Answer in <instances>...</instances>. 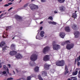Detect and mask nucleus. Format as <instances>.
<instances>
[{
  "mask_svg": "<svg viewBox=\"0 0 80 80\" xmlns=\"http://www.w3.org/2000/svg\"><path fill=\"white\" fill-rule=\"evenodd\" d=\"M68 80H71V79L68 78Z\"/></svg>",
  "mask_w": 80,
  "mask_h": 80,
  "instance_id": "60",
  "label": "nucleus"
},
{
  "mask_svg": "<svg viewBox=\"0 0 80 80\" xmlns=\"http://www.w3.org/2000/svg\"><path fill=\"white\" fill-rule=\"evenodd\" d=\"M29 7L32 10H35L38 9V6H37L33 4H30L29 5Z\"/></svg>",
  "mask_w": 80,
  "mask_h": 80,
  "instance_id": "3",
  "label": "nucleus"
},
{
  "mask_svg": "<svg viewBox=\"0 0 80 80\" xmlns=\"http://www.w3.org/2000/svg\"><path fill=\"white\" fill-rule=\"evenodd\" d=\"M42 75L43 77L47 76V72L46 71H44L42 72Z\"/></svg>",
  "mask_w": 80,
  "mask_h": 80,
  "instance_id": "12",
  "label": "nucleus"
},
{
  "mask_svg": "<svg viewBox=\"0 0 80 80\" xmlns=\"http://www.w3.org/2000/svg\"><path fill=\"white\" fill-rule=\"evenodd\" d=\"M72 16L73 17H73V18H77V14L76 13H74L72 14Z\"/></svg>",
  "mask_w": 80,
  "mask_h": 80,
  "instance_id": "29",
  "label": "nucleus"
},
{
  "mask_svg": "<svg viewBox=\"0 0 80 80\" xmlns=\"http://www.w3.org/2000/svg\"><path fill=\"white\" fill-rule=\"evenodd\" d=\"M0 2H2V0H0Z\"/></svg>",
  "mask_w": 80,
  "mask_h": 80,
  "instance_id": "63",
  "label": "nucleus"
},
{
  "mask_svg": "<svg viewBox=\"0 0 80 80\" xmlns=\"http://www.w3.org/2000/svg\"><path fill=\"white\" fill-rule=\"evenodd\" d=\"M65 70H66L64 73L65 75H66L67 73H68L69 72L68 71V68H67V66L65 65Z\"/></svg>",
  "mask_w": 80,
  "mask_h": 80,
  "instance_id": "15",
  "label": "nucleus"
},
{
  "mask_svg": "<svg viewBox=\"0 0 80 80\" xmlns=\"http://www.w3.org/2000/svg\"><path fill=\"white\" fill-rule=\"evenodd\" d=\"M55 43H57V42L55 41H54L52 42V45L53 46V45H57V44H55Z\"/></svg>",
  "mask_w": 80,
  "mask_h": 80,
  "instance_id": "32",
  "label": "nucleus"
},
{
  "mask_svg": "<svg viewBox=\"0 0 80 80\" xmlns=\"http://www.w3.org/2000/svg\"><path fill=\"white\" fill-rule=\"evenodd\" d=\"M13 78L12 77H10L9 78H8L7 79V80H13Z\"/></svg>",
  "mask_w": 80,
  "mask_h": 80,
  "instance_id": "36",
  "label": "nucleus"
},
{
  "mask_svg": "<svg viewBox=\"0 0 80 80\" xmlns=\"http://www.w3.org/2000/svg\"><path fill=\"white\" fill-rule=\"evenodd\" d=\"M15 57L18 59H21V58H23V56L20 53H18L15 55Z\"/></svg>",
  "mask_w": 80,
  "mask_h": 80,
  "instance_id": "8",
  "label": "nucleus"
},
{
  "mask_svg": "<svg viewBox=\"0 0 80 80\" xmlns=\"http://www.w3.org/2000/svg\"><path fill=\"white\" fill-rule=\"evenodd\" d=\"M58 1L60 3H63L65 2V0H58Z\"/></svg>",
  "mask_w": 80,
  "mask_h": 80,
  "instance_id": "31",
  "label": "nucleus"
},
{
  "mask_svg": "<svg viewBox=\"0 0 80 80\" xmlns=\"http://www.w3.org/2000/svg\"><path fill=\"white\" fill-rule=\"evenodd\" d=\"M54 13H57V11H54Z\"/></svg>",
  "mask_w": 80,
  "mask_h": 80,
  "instance_id": "51",
  "label": "nucleus"
},
{
  "mask_svg": "<svg viewBox=\"0 0 80 80\" xmlns=\"http://www.w3.org/2000/svg\"><path fill=\"white\" fill-rule=\"evenodd\" d=\"M2 73L3 74H6V73H7V72H6V71H3L2 72Z\"/></svg>",
  "mask_w": 80,
  "mask_h": 80,
  "instance_id": "40",
  "label": "nucleus"
},
{
  "mask_svg": "<svg viewBox=\"0 0 80 80\" xmlns=\"http://www.w3.org/2000/svg\"><path fill=\"white\" fill-rule=\"evenodd\" d=\"M12 8H13V7H11L8 9V11H10V10H12Z\"/></svg>",
  "mask_w": 80,
  "mask_h": 80,
  "instance_id": "44",
  "label": "nucleus"
},
{
  "mask_svg": "<svg viewBox=\"0 0 80 80\" xmlns=\"http://www.w3.org/2000/svg\"><path fill=\"white\" fill-rule=\"evenodd\" d=\"M65 35V33L64 32H61L60 33V36L61 37V38H64Z\"/></svg>",
  "mask_w": 80,
  "mask_h": 80,
  "instance_id": "17",
  "label": "nucleus"
},
{
  "mask_svg": "<svg viewBox=\"0 0 80 80\" xmlns=\"http://www.w3.org/2000/svg\"><path fill=\"white\" fill-rule=\"evenodd\" d=\"M3 68L5 69H6V66H5V65H4L3 66Z\"/></svg>",
  "mask_w": 80,
  "mask_h": 80,
  "instance_id": "43",
  "label": "nucleus"
},
{
  "mask_svg": "<svg viewBox=\"0 0 80 80\" xmlns=\"http://www.w3.org/2000/svg\"><path fill=\"white\" fill-rule=\"evenodd\" d=\"M74 35H75V38H78L79 37L80 35V32L78 31H75L74 32Z\"/></svg>",
  "mask_w": 80,
  "mask_h": 80,
  "instance_id": "9",
  "label": "nucleus"
},
{
  "mask_svg": "<svg viewBox=\"0 0 80 80\" xmlns=\"http://www.w3.org/2000/svg\"><path fill=\"white\" fill-rule=\"evenodd\" d=\"M43 23V21H41L40 22V24H42V23Z\"/></svg>",
  "mask_w": 80,
  "mask_h": 80,
  "instance_id": "56",
  "label": "nucleus"
},
{
  "mask_svg": "<svg viewBox=\"0 0 80 80\" xmlns=\"http://www.w3.org/2000/svg\"><path fill=\"white\" fill-rule=\"evenodd\" d=\"M7 72L8 73H9V71L8 70V68H7Z\"/></svg>",
  "mask_w": 80,
  "mask_h": 80,
  "instance_id": "41",
  "label": "nucleus"
},
{
  "mask_svg": "<svg viewBox=\"0 0 80 80\" xmlns=\"http://www.w3.org/2000/svg\"><path fill=\"white\" fill-rule=\"evenodd\" d=\"M44 33H45L44 31H41L40 34V35L41 37H43L44 36V35H43Z\"/></svg>",
  "mask_w": 80,
  "mask_h": 80,
  "instance_id": "23",
  "label": "nucleus"
},
{
  "mask_svg": "<svg viewBox=\"0 0 80 80\" xmlns=\"http://www.w3.org/2000/svg\"><path fill=\"white\" fill-rule=\"evenodd\" d=\"M38 78L39 79V80H43V79L42 78L41 75H38Z\"/></svg>",
  "mask_w": 80,
  "mask_h": 80,
  "instance_id": "26",
  "label": "nucleus"
},
{
  "mask_svg": "<svg viewBox=\"0 0 80 80\" xmlns=\"http://www.w3.org/2000/svg\"><path fill=\"white\" fill-rule=\"evenodd\" d=\"M28 4H29L28 3H27L26 4L24 5V8H26V7H27V6H28Z\"/></svg>",
  "mask_w": 80,
  "mask_h": 80,
  "instance_id": "34",
  "label": "nucleus"
},
{
  "mask_svg": "<svg viewBox=\"0 0 80 80\" xmlns=\"http://www.w3.org/2000/svg\"><path fill=\"white\" fill-rule=\"evenodd\" d=\"M50 60V57L48 55H45L43 58V60L45 62L48 61Z\"/></svg>",
  "mask_w": 80,
  "mask_h": 80,
  "instance_id": "7",
  "label": "nucleus"
},
{
  "mask_svg": "<svg viewBox=\"0 0 80 80\" xmlns=\"http://www.w3.org/2000/svg\"><path fill=\"white\" fill-rule=\"evenodd\" d=\"M34 1V0H31V2H33Z\"/></svg>",
  "mask_w": 80,
  "mask_h": 80,
  "instance_id": "62",
  "label": "nucleus"
},
{
  "mask_svg": "<svg viewBox=\"0 0 80 80\" xmlns=\"http://www.w3.org/2000/svg\"><path fill=\"white\" fill-rule=\"evenodd\" d=\"M50 65H48L47 64H45L44 65V68L45 69V70H49V67Z\"/></svg>",
  "mask_w": 80,
  "mask_h": 80,
  "instance_id": "18",
  "label": "nucleus"
},
{
  "mask_svg": "<svg viewBox=\"0 0 80 80\" xmlns=\"http://www.w3.org/2000/svg\"><path fill=\"white\" fill-rule=\"evenodd\" d=\"M8 35V33L5 32H4L3 33V38H6L7 37Z\"/></svg>",
  "mask_w": 80,
  "mask_h": 80,
  "instance_id": "19",
  "label": "nucleus"
},
{
  "mask_svg": "<svg viewBox=\"0 0 80 80\" xmlns=\"http://www.w3.org/2000/svg\"><path fill=\"white\" fill-rule=\"evenodd\" d=\"M16 71L17 72V73H18V70L16 69Z\"/></svg>",
  "mask_w": 80,
  "mask_h": 80,
  "instance_id": "55",
  "label": "nucleus"
},
{
  "mask_svg": "<svg viewBox=\"0 0 80 80\" xmlns=\"http://www.w3.org/2000/svg\"><path fill=\"white\" fill-rule=\"evenodd\" d=\"M78 58L79 60H80V56H79V57H78Z\"/></svg>",
  "mask_w": 80,
  "mask_h": 80,
  "instance_id": "54",
  "label": "nucleus"
},
{
  "mask_svg": "<svg viewBox=\"0 0 80 80\" xmlns=\"http://www.w3.org/2000/svg\"><path fill=\"white\" fill-rule=\"evenodd\" d=\"M38 56L36 54H33L30 57V59L32 61L30 62L29 65L31 67H35L36 66V64L35 63V61L37 60Z\"/></svg>",
  "mask_w": 80,
  "mask_h": 80,
  "instance_id": "1",
  "label": "nucleus"
},
{
  "mask_svg": "<svg viewBox=\"0 0 80 80\" xmlns=\"http://www.w3.org/2000/svg\"><path fill=\"white\" fill-rule=\"evenodd\" d=\"M48 19H50L51 20H53V18L52 16H50L48 18Z\"/></svg>",
  "mask_w": 80,
  "mask_h": 80,
  "instance_id": "35",
  "label": "nucleus"
},
{
  "mask_svg": "<svg viewBox=\"0 0 80 80\" xmlns=\"http://www.w3.org/2000/svg\"><path fill=\"white\" fill-rule=\"evenodd\" d=\"M14 38H15V37H13V38H12V40H13V39H14Z\"/></svg>",
  "mask_w": 80,
  "mask_h": 80,
  "instance_id": "61",
  "label": "nucleus"
},
{
  "mask_svg": "<svg viewBox=\"0 0 80 80\" xmlns=\"http://www.w3.org/2000/svg\"><path fill=\"white\" fill-rule=\"evenodd\" d=\"M78 74H80V71H79Z\"/></svg>",
  "mask_w": 80,
  "mask_h": 80,
  "instance_id": "59",
  "label": "nucleus"
},
{
  "mask_svg": "<svg viewBox=\"0 0 80 80\" xmlns=\"http://www.w3.org/2000/svg\"><path fill=\"white\" fill-rule=\"evenodd\" d=\"M32 77H31V76L28 77L27 78V80H30Z\"/></svg>",
  "mask_w": 80,
  "mask_h": 80,
  "instance_id": "33",
  "label": "nucleus"
},
{
  "mask_svg": "<svg viewBox=\"0 0 80 80\" xmlns=\"http://www.w3.org/2000/svg\"><path fill=\"white\" fill-rule=\"evenodd\" d=\"M42 28H43V27H40V30H42Z\"/></svg>",
  "mask_w": 80,
  "mask_h": 80,
  "instance_id": "49",
  "label": "nucleus"
},
{
  "mask_svg": "<svg viewBox=\"0 0 80 80\" xmlns=\"http://www.w3.org/2000/svg\"><path fill=\"white\" fill-rule=\"evenodd\" d=\"M60 48V46L58 44H55L53 45V46H52V48L54 50H58V49Z\"/></svg>",
  "mask_w": 80,
  "mask_h": 80,
  "instance_id": "6",
  "label": "nucleus"
},
{
  "mask_svg": "<svg viewBox=\"0 0 80 80\" xmlns=\"http://www.w3.org/2000/svg\"><path fill=\"white\" fill-rule=\"evenodd\" d=\"M78 73V71H76L75 72H72V75H76Z\"/></svg>",
  "mask_w": 80,
  "mask_h": 80,
  "instance_id": "28",
  "label": "nucleus"
},
{
  "mask_svg": "<svg viewBox=\"0 0 80 80\" xmlns=\"http://www.w3.org/2000/svg\"><path fill=\"white\" fill-rule=\"evenodd\" d=\"M5 44V42L3 41H2L0 43V47H2Z\"/></svg>",
  "mask_w": 80,
  "mask_h": 80,
  "instance_id": "20",
  "label": "nucleus"
},
{
  "mask_svg": "<svg viewBox=\"0 0 80 80\" xmlns=\"http://www.w3.org/2000/svg\"><path fill=\"white\" fill-rule=\"evenodd\" d=\"M8 4H5L4 6V7H8Z\"/></svg>",
  "mask_w": 80,
  "mask_h": 80,
  "instance_id": "38",
  "label": "nucleus"
},
{
  "mask_svg": "<svg viewBox=\"0 0 80 80\" xmlns=\"http://www.w3.org/2000/svg\"><path fill=\"white\" fill-rule=\"evenodd\" d=\"M2 67V65H1V63H0V68H1Z\"/></svg>",
  "mask_w": 80,
  "mask_h": 80,
  "instance_id": "50",
  "label": "nucleus"
},
{
  "mask_svg": "<svg viewBox=\"0 0 80 80\" xmlns=\"http://www.w3.org/2000/svg\"><path fill=\"white\" fill-rule=\"evenodd\" d=\"M15 45L13 44H12L11 46V50H15Z\"/></svg>",
  "mask_w": 80,
  "mask_h": 80,
  "instance_id": "22",
  "label": "nucleus"
},
{
  "mask_svg": "<svg viewBox=\"0 0 80 80\" xmlns=\"http://www.w3.org/2000/svg\"><path fill=\"white\" fill-rule=\"evenodd\" d=\"M22 9H23V8H19L18 10H22Z\"/></svg>",
  "mask_w": 80,
  "mask_h": 80,
  "instance_id": "53",
  "label": "nucleus"
},
{
  "mask_svg": "<svg viewBox=\"0 0 80 80\" xmlns=\"http://www.w3.org/2000/svg\"><path fill=\"white\" fill-rule=\"evenodd\" d=\"M36 39H38V38H37V36H36Z\"/></svg>",
  "mask_w": 80,
  "mask_h": 80,
  "instance_id": "57",
  "label": "nucleus"
},
{
  "mask_svg": "<svg viewBox=\"0 0 80 80\" xmlns=\"http://www.w3.org/2000/svg\"><path fill=\"white\" fill-rule=\"evenodd\" d=\"M80 60V59H78V58H77V62H78V61H79Z\"/></svg>",
  "mask_w": 80,
  "mask_h": 80,
  "instance_id": "47",
  "label": "nucleus"
},
{
  "mask_svg": "<svg viewBox=\"0 0 80 80\" xmlns=\"http://www.w3.org/2000/svg\"><path fill=\"white\" fill-rule=\"evenodd\" d=\"M14 17L17 20H21L22 19V18L18 15H15Z\"/></svg>",
  "mask_w": 80,
  "mask_h": 80,
  "instance_id": "16",
  "label": "nucleus"
},
{
  "mask_svg": "<svg viewBox=\"0 0 80 80\" xmlns=\"http://www.w3.org/2000/svg\"><path fill=\"white\" fill-rule=\"evenodd\" d=\"M59 9L62 12H65V8L63 6H62L61 7H59Z\"/></svg>",
  "mask_w": 80,
  "mask_h": 80,
  "instance_id": "13",
  "label": "nucleus"
},
{
  "mask_svg": "<svg viewBox=\"0 0 80 80\" xmlns=\"http://www.w3.org/2000/svg\"><path fill=\"white\" fill-rule=\"evenodd\" d=\"M15 0H11V2H13V1H14Z\"/></svg>",
  "mask_w": 80,
  "mask_h": 80,
  "instance_id": "58",
  "label": "nucleus"
},
{
  "mask_svg": "<svg viewBox=\"0 0 80 80\" xmlns=\"http://www.w3.org/2000/svg\"><path fill=\"white\" fill-rule=\"evenodd\" d=\"M70 43V41H69V40L66 41L62 42L61 43V45H62V46H63L65 44H69Z\"/></svg>",
  "mask_w": 80,
  "mask_h": 80,
  "instance_id": "10",
  "label": "nucleus"
},
{
  "mask_svg": "<svg viewBox=\"0 0 80 80\" xmlns=\"http://www.w3.org/2000/svg\"><path fill=\"white\" fill-rule=\"evenodd\" d=\"M80 62H78L77 63V65L78 66H80Z\"/></svg>",
  "mask_w": 80,
  "mask_h": 80,
  "instance_id": "42",
  "label": "nucleus"
},
{
  "mask_svg": "<svg viewBox=\"0 0 80 80\" xmlns=\"http://www.w3.org/2000/svg\"><path fill=\"white\" fill-rule=\"evenodd\" d=\"M64 30L67 32H70V28L68 27H65Z\"/></svg>",
  "mask_w": 80,
  "mask_h": 80,
  "instance_id": "14",
  "label": "nucleus"
},
{
  "mask_svg": "<svg viewBox=\"0 0 80 80\" xmlns=\"http://www.w3.org/2000/svg\"><path fill=\"white\" fill-rule=\"evenodd\" d=\"M72 28L73 30H76V28H77V26L76 25L74 24L72 26Z\"/></svg>",
  "mask_w": 80,
  "mask_h": 80,
  "instance_id": "27",
  "label": "nucleus"
},
{
  "mask_svg": "<svg viewBox=\"0 0 80 80\" xmlns=\"http://www.w3.org/2000/svg\"><path fill=\"white\" fill-rule=\"evenodd\" d=\"M77 58L75 59V61L76 63L77 62Z\"/></svg>",
  "mask_w": 80,
  "mask_h": 80,
  "instance_id": "52",
  "label": "nucleus"
},
{
  "mask_svg": "<svg viewBox=\"0 0 80 80\" xmlns=\"http://www.w3.org/2000/svg\"><path fill=\"white\" fill-rule=\"evenodd\" d=\"M78 77L80 78V74H78Z\"/></svg>",
  "mask_w": 80,
  "mask_h": 80,
  "instance_id": "48",
  "label": "nucleus"
},
{
  "mask_svg": "<svg viewBox=\"0 0 80 80\" xmlns=\"http://www.w3.org/2000/svg\"><path fill=\"white\" fill-rule=\"evenodd\" d=\"M49 50H50V47L46 46L42 50V53H43L44 54H46L47 52H48V51Z\"/></svg>",
  "mask_w": 80,
  "mask_h": 80,
  "instance_id": "5",
  "label": "nucleus"
},
{
  "mask_svg": "<svg viewBox=\"0 0 80 80\" xmlns=\"http://www.w3.org/2000/svg\"><path fill=\"white\" fill-rule=\"evenodd\" d=\"M73 47H74V44L73 43L68 44L66 46V48L67 50H70L71 48H73Z\"/></svg>",
  "mask_w": 80,
  "mask_h": 80,
  "instance_id": "4",
  "label": "nucleus"
},
{
  "mask_svg": "<svg viewBox=\"0 0 80 80\" xmlns=\"http://www.w3.org/2000/svg\"><path fill=\"white\" fill-rule=\"evenodd\" d=\"M56 64L57 66L63 67V66H64V65H65V61L63 60H62L60 61L56 62Z\"/></svg>",
  "mask_w": 80,
  "mask_h": 80,
  "instance_id": "2",
  "label": "nucleus"
},
{
  "mask_svg": "<svg viewBox=\"0 0 80 80\" xmlns=\"http://www.w3.org/2000/svg\"><path fill=\"white\" fill-rule=\"evenodd\" d=\"M34 70L36 72H38V70H39V68L38 67H36L34 68Z\"/></svg>",
  "mask_w": 80,
  "mask_h": 80,
  "instance_id": "24",
  "label": "nucleus"
},
{
  "mask_svg": "<svg viewBox=\"0 0 80 80\" xmlns=\"http://www.w3.org/2000/svg\"><path fill=\"white\" fill-rule=\"evenodd\" d=\"M12 2H9V3H8V6H9V5H12Z\"/></svg>",
  "mask_w": 80,
  "mask_h": 80,
  "instance_id": "37",
  "label": "nucleus"
},
{
  "mask_svg": "<svg viewBox=\"0 0 80 80\" xmlns=\"http://www.w3.org/2000/svg\"><path fill=\"white\" fill-rule=\"evenodd\" d=\"M48 22L49 24H52V25H56V24H57V23L54 21H48Z\"/></svg>",
  "mask_w": 80,
  "mask_h": 80,
  "instance_id": "21",
  "label": "nucleus"
},
{
  "mask_svg": "<svg viewBox=\"0 0 80 80\" xmlns=\"http://www.w3.org/2000/svg\"><path fill=\"white\" fill-rule=\"evenodd\" d=\"M3 15V13H2L0 16V18H2V17Z\"/></svg>",
  "mask_w": 80,
  "mask_h": 80,
  "instance_id": "39",
  "label": "nucleus"
},
{
  "mask_svg": "<svg viewBox=\"0 0 80 80\" xmlns=\"http://www.w3.org/2000/svg\"><path fill=\"white\" fill-rule=\"evenodd\" d=\"M17 53V51H10L9 53V55H11L12 56L13 55H16Z\"/></svg>",
  "mask_w": 80,
  "mask_h": 80,
  "instance_id": "11",
  "label": "nucleus"
},
{
  "mask_svg": "<svg viewBox=\"0 0 80 80\" xmlns=\"http://www.w3.org/2000/svg\"><path fill=\"white\" fill-rule=\"evenodd\" d=\"M9 48L8 47H7L4 46V47L2 48V51H5V50H7V48Z\"/></svg>",
  "mask_w": 80,
  "mask_h": 80,
  "instance_id": "25",
  "label": "nucleus"
},
{
  "mask_svg": "<svg viewBox=\"0 0 80 80\" xmlns=\"http://www.w3.org/2000/svg\"><path fill=\"white\" fill-rule=\"evenodd\" d=\"M71 80H77V79L75 77H71L70 78Z\"/></svg>",
  "mask_w": 80,
  "mask_h": 80,
  "instance_id": "30",
  "label": "nucleus"
},
{
  "mask_svg": "<svg viewBox=\"0 0 80 80\" xmlns=\"http://www.w3.org/2000/svg\"><path fill=\"white\" fill-rule=\"evenodd\" d=\"M42 2H45V0H41Z\"/></svg>",
  "mask_w": 80,
  "mask_h": 80,
  "instance_id": "45",
  "label": "nucleus"
},
{
  "mask_svg": "<svg viewBox=\"0 0 80 80\" xmlns=\"http://www.w3.org/2000/svg\"><path fill=\"white\" fill-rule=\"evenodd\" d=\"M2 11H0V13H2Z\"/></svg>",
  "mask_w": 80,
  "mask_h": 80,
  "instance_id": "64",
  "label": "nucleus"
},
{
  "mask_svg": "<svg viewBox=\"0 0 80 80\" xmlns=\"http://www.w3.org/2000/svg\"><path fill=\"white\" fill-rule=\"evenodd\" d=\"M8 66L9 67V68H10V67H11V65H10V64H7Z\"/></svg>",
  "mask_w": 80,
  "mask_h": 80,
  "instance_id": "46",
  "label": "nucleus"
}]
</instances>
